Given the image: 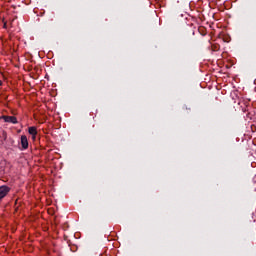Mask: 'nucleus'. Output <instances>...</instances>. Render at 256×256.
Returning <instances> with one entry per match:
<instances>
[{"instance_id": "f257e3e1", "label": "nucleus", "mask_w": 256, "mask_h": 256, "mask_svg": "<svg viewBox=\"0 0 256 256\" xmlns=\"http://www.w3.org/2000/svg\"><path fill=\"white\" fill-rule=\"evenodd\" d=\"M9 191H11V188H9V186H0V201L2 199H5V197H7V195L9 194Z\"/></svg>"}, {"instance_id": "f03ea898", "label": "nucleus", "mask_w": 256, "mask_h": 256, "mask_svg": "<svg viewBox=\"0 0 256 256\" xmlns=\"http://www.w3.org/2000/svg\"><path fill=\"white\" fill-rule=\"evenodd\" d=\"M0 119H3L5 123H12L13 125H17V117L15 116H2Z\"/></svg>"}, {"instance_id": "7ed1b4c3", "label": "nucleus", "mask_w": 256, "mask_h": 256, "mask_svg": "<svg viewBox=\"0 0 256 256\" xmlns=\"http://www.w3.org/2000/svg\"><path fill=\"white\" fill-rule=\"evenodd\" d=\"M21 146L22 149H28L29 147V141L27 140V136L25 135L21 136Z\"/></svg>"}, {"instance_id": "20e7f679", "label": "nucleus", "mask_w": 256, "mask_h": 256, "mask_svg": "<svg viewBox=\"0 0 256 256\" xmlns=\"http://www.w3.org/2000/svg\"><path fill=\"white\" fill-rule=\"evenodd\" d=\"M28 133L30 135H32V139H35V137L37 136V128L32 126L28 128Z\"/></svg>"}, {"instance_id": "39448f33", "label": "nucleus", "mask_w": 256, "mask_h": 256, "mask_svg": "<svg viewBox=\"0 0 256 256\" xmlns=\"http://www.w3.org/2000/svg\"><path fill=\"white\" fill-rule=\"evenodd\" d=\"M184 39H186V41H188L189 39H191V37H189V33H185V34H184Z\"/></svg>"}, {"instance_id": "423d86ee", "label": "nucleus", "mask_w": 256, "mask_h": 256, "mask_svg": "<svg viewBox=\"0 0 256 256\" xmlns=\"http://www.w3.org/2000/svg\"><path fill=\"white\" fill-rule=\"evenodd\" d=\"M190 35H191V36L195 35V31L190 30Z\"/></svg>"}, {"instance_id": "0eeeda50", "label": "nucleus", "mask_w": 256, "mask_h": 256, "mask_svg": "<svg viewBox=\"0 0 256 256\" xmlns=\"http://www.w3.org/2000/svg\"><path fill=\"white\" fill-rule=\"evenodd\" d=\"M3 28L7 29V22H4Z\"/></svg>"}, {"instance_id": "6e6552de", "label": "nucleus", "mask_w": 256, "mask_h": 256, "mask_svg": "<svg viewBox=\"0 0 256 256\" xmlns=\"http://www.w3.org/2000/svg\"><path fill=\"white\" fill-rule=\"evenodd\" d=\"M1 85H3V81L0 80V87H1Z\"/></svg>"}, {"instance_id": "1a4fd4ad", "label": "nucleus", "mask_w": 256, "mask_h": 256, "mask_svg": "<svg viewBox=\"0 0 256 256\" xmlns=\"http://www.w3.org/2000/svg\"><path fill=\"white\" fill-rule=\"evenodd\" d=\"M70 251H73V252H75V250H73V248H70Z\"/></svg>"}]
</instances>
